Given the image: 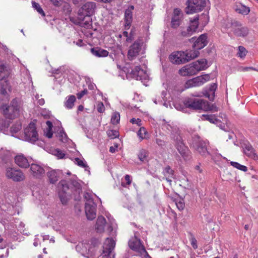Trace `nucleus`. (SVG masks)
Wrapping results in <instances>:
<instances>
[{"label": "nucleus", "mask_w": 258, "mask_h": 258, "mask_svg": "<svg viewBox=\"0 0 258 258\" xmlns=\"http://www.w3.org/2000/svg\"><path fill=\"white\" fill-rule=\"evenodd\" d=\"M59 184L62 186V189L59 191V197L61 203L64 205L67 203L70 197L69 195L66 191L69 189V187L67 184H63V182Z\"/></svg>", "instance_id": "393cba45"}, {"label": "nucleus", "mask_w": 258, "mask_h": 258, "mask_svg": "<svg viewBox=\"0 0 258 258\" xmlns=\"http://www.w3.org/2000/svg\"><path fill=\"white\" fill-rule=\"evenodd\" d=\"M208 43L207 35L206 34L201 35L195 42L193 47L194 50L198 51L205 47Z\"/></svg>", "instance_id": "412c9836"}, {"label": "nucleus", "mask_w": 258, "mask_h": 258, "mask_svg": "<svg viewBox=\"0 0 258 258\" xmlns=\"http://www.w3.org/2000/svg\"><path fill=\"white\" fill-rule=\"evenodd\" d=\"M141 43L135 41L130 47L127 52V57L130 60L134 59L139 54L141 49Z\"/></svg>", "instance_id": "f3484780"}, {"label": "nucleus", "mask_w": 258, "mask_h": 258, "mask_svg": "<svg viewBox=\"0 0 258 258\" xmlns=\"http://www.w3.org/2000/svg\"><path fill=\"white\" fill-rule=\"evenodd\" d=\"M199 51L195 50H187L186 51H176L171 53L169 56L171 62L175 64L185 63L199 55Z\"/></svg>", "instance_id": "f257e3e1"}, {"label": "nucleus", "mask_w": 258, "mask_h": 258, "mask_svg": "<svg viewBox=\"0 0 258 258\" xmlns=\"http://www.w3.org/2000/svg\"><path fill=\"white\" fill-rule=\"evenodd\" d=\"M46 124L47 126V128L46 129V132H45V135L48 138H51L53 135L52 132V128L53 126L52 123L50 121L47 120L46 122Z\"/></svg>", "instance_id": "e433bc0d"}, {"label": "nucleus", "mask_w": 258, "mask_h": 258, "mask_svg": "<svg viewBox=\"0 0 258 258\" xmlns=\"http://www.w3.org/2000/svg\"><path fill=\"white\" fill-rule=\"evenodd\" d=\"M49 181L51 183H54L58 180V173L54 170H51L47 173Z\"/></svg>", "instance_id": "72a5a7b5"}, {"label": "nucleus", "mask_w": 258, "mask_h": 258, "mask_svg": "<svg viewBox=\"0 0 258 258\" xmlns=\"http://www.w3.org/2000/svg\"><path fill=\"white\" fill-rule=\"evenodd\" d=\"M210 79V77L208 74L201 75L187 81L184 85V87L185 89H188L199 87L209 81Z\"/></svg>", "instance_id": "1a4fd4ad"}, {"label": "nucleus", "mask_w": 258, "mask_h": 258, "mask_svg": "<svg viewBox=\"0 0 258 258\" xmlns=\"http://www.w3.org/2000/svg\"><path fill=\"white\" fill-rule=\"evenodd\" d=\"M84 197L86 201V203L95 204L92 198V194L86 192L84 195Z\"/></svg>", "instance_id": "3c124183"}, {"label": "nucleus", "mask_w": 258, "mask_h": 258, "mask_svg": "<svg viewBox=\"0 0 258 258\" xmlns=\"http://www.w3.org/2000/svg\"><path fill=\"white\" fill-rule=\"evenodd\" d=\"M199 24V17H194L190 19L189 25L181 30V35L184 37L190 36L197 30Z\"/></svg>", "instance_id": "f8f14e48"}, {"label": "nucleus", "mask_w": 258, "mask_h": 258, "mask_svg": "<svg viewBox=\"0 0 258 258\" xmlns=\"http://www.w3.org/2000/svg\"><path fill=\"white\" fill-rule=\"evenodd\" d=\"M128 245L131 249L138 251L141 254H145L148 257L149 256L144 246L141 243L140 239L137 238L136 237H135L129 241Z\"/></svg>", "instance_id": "4468645a"}, {"label": "nucleus", "mask_w": 258, "mask_h": 258, "mask_svg": "<svg viewBox=\"0 0 258 258\" xmlns=\"http://www.w3.org/2000/svg\"><path fill=\"white\" fill-rule=\"evenodd\" d=\"M9 126L8 121L5 120H0V131L4 132Z\"/></svg>", "instance_id": "8fccbe9b"}, {"label": "nucleus", "mask_w": 258, "mask_h": 258, "mask_svg": "<svg viewBox=\"0 0 258 258\" xmlns=\"http://www.w3.org/2000/svg\"><path fill=\"white\" fill-rule=\"evenodd\" d=\"M162 173L164 175L163 178H165L171 184L172 179L174 178V171L171 169L170 166H167L163 169Z\"/></svg>", "instance_id": "bb28decb"}, {"label": "nucleus", "mask_w": 258, "mask_h": 258, "mask_svg": "<svg viewBox=\"0 0 258 258\" xmlns=\"http://www.w3.org/2000/svg\"><path fill=\"white\" fill-rule=\"evenodd\" d=\"M30 166V173L35 178H40L44 174V169L40 165L32 163Z\"/></svg>", "instance_id": "6ab92c4d"}, {"label": "nucleus", "mask_w": 258, "mask_h": 258, "mask_svg": "<svg viewBox=\"0 0 258 258\" xmlns=\"http://www.w3.org/2000/svg\"><path fill=\"white\" fill-rule=\"evenodd\" d=\"M120 120V114L118 112H115L113 113L111 118V122L113 124H116L119 122Z\"/></svg>", "instance_id": "37998d69"}, {"label": "nucleus", "mask_w": 258, "mask_h": 258, "mask_svg": "<svg viewBox=\"0 0 258 258\" xmlns=\"http://www.w3.org/2000/svg\"><path fill=\"white\" fill-rule=\"evenodd\" d=\"M197 73L199 71L205 70L207 68V61L205 59H201L191 63Z\"/></svg>", "instance_id": "c85d7f7f"}, {"label": "nucleus", "mask_w": 258, "mask_h": 258, "mask_svg": "<svg viewBox=\"0 0 258 258\" xmlns=\"http://www.w3.org/2000/svg\"><path fill=\"white\" fill-rule=\"evenodd\" d=\"M106 217H107L109 221V223H110V225H109L108 226V230L110 231V235H111L112 236H114V235H116V231L115 230H113V228H114V219L111 217V216L108 214V215H106Z\"/></svg>", "instance_id": "c9c22d12"}, {"label": "nucleus", "mask_w": 258, "mask_h": 258, "mask_svg": "<svg viewBox=\"0 0 258 258\" xmlns=\"http://www.w3.org/2000/svg\"><path fill=\"white\" fill-rule=\"evenodd\" d=\"M232 24V31L235 36L244 37L248 35V29L247 27L242 26L238 22H234Z\"/></svg>", "instance_id": "dca6fc26"}, {"label": "nucleus", "mask_w": 258, "mask_h": 258, "mask_svg": "<svg viewBox=\"0 0 258 258\" xmlns=\"http://www.w3.org/2000/svg\"><path fill=\"white\" fill-rule=\"evenodd\" d=\"M76 100V97L74 95L69 96L64 103L65 107L68 109H72L74 105Z\"/></svg>", "instance_id": "f704fd0d"}, {"label": "nucleus", "mask_w": 258, "mask_h": 258, "mask_svg": "<svg viewBox=\"0 0 258 258\" xmlns=\"http://www.w3.org/2000/svg\"><path fill=\"white\" fill-rule=\"evenodd\" d=\"M21 107L22 102L21 100L14 99L11 102L10 106L3 105L2 106V109L7 118L13 119L19 115Z\"/></svg>", "instance_id": "f03ea898"}, {"label": "nucleus", "mask_w": 258, "mask_h": 258, "mask_svg": "<svg viewBox=\"0 0 258 258\" xmlns=\"http://www.w3.org/2000/svg\"><path fill=\"white\" fill-rule=\"evenodd\" d=\"M217 85L216 83H212L210 85L208 90H204L203 92H196L192 94L195 97H202L205 96L209 100H213L215 97V92L217 89Z\"/></svg>", "instance_id": "2eb2a0df"}, {"label": "nucleus", "mask_w": 258, "mask_h": 258, "mask_svg": "<svg viewBox=\"0 0 258 258\" xmlns=\"http://www.w3.org/2000/svg\"><path fill=\"white\" fill-rule=\"evenodd\" d=\"M176 205L178 209L179 210L181 211L184 208V203L183 202L182 200H179V201L176 202Z\"/></svg>", "instance_id": "bf43d9fd"}, {"label": "nucleus", "mask_w": 258, "mask_h": 258, "mask_svg": "<svg viewBox=\"0 0 258 258\" xmlns=\"http://www.w3.org/2000/svg\"><path fill=\"white\" fill-rule=\"evenodd\" d=\"M91 53L97 57H105L108 55V52L105 49L99 47H95L91 49Z\"/></svg>", "instance_id": "2f4dec72"}, {"label": "nucleus", "mask_w": 258, "mask_h": 258, "mask_svg": "<svg viewBox=\"0 0 258 258\" xmlns=\"http://www.w3.org/2000/svg\"><path fill=\"white\" fill-rule=\"evenodd\" d=\"M107 136L110 139H115L119 137V132L116 130H109L107 132Z\"/></svg>", "instance_id": "de8ad7c7"}, {"label": "nucleus", "mask_w": 258, "mask_h": 258, "mask_svg": "<svg viewBox=\"0 0 258 258\" xmlns=\"http://www.w3.org/2000/svg\"><path fill=\"white\" fill-rule=\"evenodd\" d=\"M203 110H210L212 112H216L218 111V109L216 106H214V105H209L208 102L205 101V108H203Z\"/></svg>", "instance_id": "49530a36"}, {"label": "nucleus", "mask_w": 258, "mask_h": 258, "mask_svg": "<svg viewBox=\"0 0 258 258\" xmlns=\"http://www.w3.org/2000/svg\"><path fill=\"white\" fill-rule=\"evenodd\" d=\"M234 9L237 13L243 15H247L250 12V8L241 3H236Z\"/></svg>", "instance_id": "7c9ffc66"}, {"label": "nucleus", "mask_w": 258, "mask_h": 258, "mask_svg": "<svg viewBox=\"0 0 258 258\" xmlns=\"http://www.w3.org/2000/svg\"><path fill=\"white\" fill-rule=\"evenodd\" d=\"M24 140L34 143L38 140V134L36 131L35 124L30 122L24 129Z\"/></svg>", "instance_id": "0eeeda50"}, {"label": "nucleus", "mask_w": 258, "mask_h": 258, "mask_svg": "<svg viewBox=\"0 0 258 258\" xmlns=\"http://www.w3.org/2000/svg\"><path fill=\"white\" fill-rule=\"evenodd\" d=\"M198 17H199V16H198ZM200 20L201 21H203V23L204 24V25H206V24L208 23V21H209V17H208V15L207 14H203L200 18H199V20Z\"/></svg>", "instance_id": "4d7b16f0"}, {"label": "nucleus", "mask_w": 258, "mask_h": 258, "mask_svg": "<svg viewBox=\"0 0 258 258\" xmlns=\"http://www.w3.org/2000/svg\"><path fill=\"white\" fill-rule=\"evenodd\" d=\"M58 137L60 140L62 142H67L68 141L67 135L66 133L64 132L63 129L60 130L58 134Z\"/></svg>", "instance_id": "c03bdc74"}, {"label": "nucleus", "mask_w": 258, "mask_h": 258, "mask_svg": "<svg viewBox=\"0 0 258 258\" xmlns=\"http://www.w3.org/2000/svg\"><path fill=\"white\" fill-rule=\"evenodd\" d=\"M171 138L174 142L175 146L180 154L183 157H186L188 151V148L184 145L178 129H174L171 134Z\"/></svg>", "instance_id": "20e7f679"}, {"label": "nucleus", "mask_w": 258, "mask_h": 258, "mask_svg": "<svg viewBox=\"0 0 258 258\" xmlns=\"http://www.w3.org/2000/svg\"><path fill=\"white\" fill-rule=\"evenodd\" d=\"M124 179L126 182L124 183V182H122L121 186L124 187H127L128 185H129L131 184L132 180L131 176L128 174H126L125 175Z\"/></svg>", "instance_id": "864d4df0"}, {"label": "nucleus", "mask_w": 258, "mask_h": 258, "mask_svg": "<svg viewBox=\"0 0 258 258\" xmlns=\"http://www.w3.org/2000/svg\"><path fill=\"white\" fill-rule=\"evenodd\" d=\"M96 8V4L94 2H89L84 4L78 11V14L80 19L83 20L85 17H90L93 15Z\"/></svg>", "instance_id": "423d86ee"}, {"label": "nucleus", "mask_w": 258, "mask_h": 258, "mask_svg": "<svg viewBox=\"0 0 258 258\" xmlns=\"http://www.w3.org/2000/svg\"><path fill=\"white\" fill-rule=\"evenodd\" d=\"M148 134V132L146 128L144 127H141L140 129L137 132V135L140 138V140L142 141L147 138L146 135Z\"/></svg>", "instance_id": "4c0bfd02"}, {"label": "nucleus", "mask_w": 258, "mask_h": 258, "mask_svg": "<svg viewBox=\"0 0 258 258\" xmlns=\"http://www.w3.org/2000/svg\"><path fill=\"white\" fill-rule=\"evenodd\" d=\"M137 156L140 161L145 163L148 160L149 152L146 149H141L139 151Z\"/></svg>", "instance_id": "473e14b6"}, {"label": "nucleus", "mask_w": 258, "mask_h": 258, "mask_svg": "<svg viewBox=\"0 0 258 258\" xmlns=\"http://www.w3.org/2000/svg\"><path fill=\"white\" fill-rule=\"evenodd\" d=\"M230 165L233 167L243 171H246L247 170V168L246 166L241 165L236 162L231 161L230 162Z\"/></svg>", "instance_id": "79ce46f5"}, {"label": "nucleus", "mask_w": 258, "mask_h": 258, "mask_svg": "<svg viewBox=\"0 0 258 258\" xmlns=\"http://www.w3.org/2000/svg\"><path fill=\"white\" fill-rule=\"evenodd\" d=\"M35 97L39 105H43L44 104L45 101L44 99L42 98H40V96L38 95H36Z\"/></svg>", "instance_id": "e2e57ef3"}, {"label": "nucleus", "mask_w": 258, "mask_h": 258, "mask_svg": "<svg viewBox=\"0 0 258 258\" xmlns=\"http://www.w3.org/2000/svg\"><path fill=\"white\" fill-rule=\"evenodd\" d=\"M208 0H188L186 2L187 14H193L202 11L206 7Z\"/></svg>", "instance_id": "39448f33"}, {"label": "nucleus", "mask_w": 258, "mask_h": 258, "mask_svg": "<svg viewBox=\"0 0 258 258\" xmlns=\"http://www.w3.org/2000/svg\"><path fill=\"white\" fill-rule=\"evenodd\" d=\"M87 93V90L84 89L77 94V97L79 99H80L84 95Z\"/></svg>", "instance_id": "69168bd1"}, {"label": "nucleus", "mask_w": 258, "mask_h": 258, "mask_svg": "<svg viewBox=\"0 0 258 258\" xmlns=\"http://www.w3.org/2000/svg\"><path fill=\"white\" fill-rule=\"evenodd\" d=\"M242 149L244 154L246 156L255 160H258V156L255 150L249 143H244L242 146Z\"/></svg>", "instance_id": "a211bd4d"}, {"label": "nucleus", "mask_w": 258, "mask_h": 258, "mask_svg": "<svg viewBox=\"0 0 258 258\" xmlns=\"http://www.w3.org/2000/svg\"><path fill=\"white\" fill-rule=\"evenodd\" d=\"M85 213L88 220H92L96 217V204H85Z\"/></svg>", "instance_id": "4be33fe9"}, {"label": "nucleus", "mask_w": 258, "mask_h": 258, "mask_svg": "<svg viewBox=\"0 0 258 258\" xmlns=\"http://www.w3.org/2000/svg\"><path fill=\"white\" fill-rule=\"evenodd\" d=\"M97 110L99 113H103L105 110V107L102 102H98L96 105Z\"/></svg>", "instance_id": "6e6d98bb"}, {"label": "nucleus", "mask_w": 258, "mask_h": 258, "mask_svg": "<svg viewBox=\"0 0 258 258\" xmlns=\"http://www.w3.org/2000/svg\"><path fill=\"white\" fill-rule=\"evenodd\" d=\"M172 17H182L181 11L179 9H175L173 11V14Z\"/></svg>", "instance_id": "13d9d810"}, {"label": "nucleus", "mask_w": 258, "mask_h": 258, "mask_svg": "<svg viewBox=\"0 0 258 258\" xmlns=\"http://www.w3.org/2000/svg\"><path fill=\"white\" fill-rule=\"evenodd\" d=\"M182 17H172L171 19V26L172 28H176L180 24Z\"/></svg>", "instance_id": "58836bf2"}, {"label": "nucleus", "mask_w": 258, "mask_h": 258, "mask_svg": "<svg viewBox=\"0 0 258 258\" xmlns=\"http://www.w3.org/2000/svg\"><path fill=\"white\" fill-rule=\"evenodd\" d=\"M211 157L212 159L215 162H216L217 161H218L219 159H221L222 156L220 154H216L215 155H211Z\"/></svg>", "instance_id": "338daca9"}, {"label": "nucleus", "mask_w": 258, "mask_h": 258, "mask_svg": "<svg viewBox=\"0 0 258 258\" xmlns=\"http://www.w3.org/2000/svg\"><path fill=\"white\" fill-rule=\"evenodd\" d=\"M6 176L16 182H21L25 179V175L20 169L9 167L6 169Z\"/></svg>", "instance_id": "9b49d317"}, {"label": "nucleus", "mask_w": 258, "mask_h": 258, "mask_svg": "<svg viewBox=\"0 0 258 258\" xmlns=\"http://www.w3.org/2000/svg\"><path fill=\"white\" fill-rule=\"evenodd\" d=\"M75 163L78 166L85 168L86 170H88L89 167L87 166L86 162L84 160L81 159L79 158H75Z\"/></svg>", "instance_id": "a19ab883"}, {"label": "nucleus", "mask_w": 258, "mask_h": 258, "mask_svg": "<svg viewBox=\"0 0 258 258\" xmlns=\"http://www.w3.org/2000/svg\"><path fill=\"white\" fill-rule=\"evenodd\" d=\"M134 10V6H130L125 9L124 12V27L125 30L130 28L133 21V13Z\"/></svg>", "instance_id": "aec40b11"}, {"label": "nucleus", "mask_w": 258, "mask_h": 258, "mask_svg": "<svg viewBox=\"0 0 258 258\" xmlns=\"http://www.w3.org/2000/svg\"><path fill=\"white\" fill-rule=\"evenodd\" d=\"M163 127L166 128L167 130H168L169 131H170L171 130H172L171 134L173 132V131L175 128H173V127L171 126V125L167 122H166L163 124Z\"/></svg>", "instance_id": "0e129e2a"}, {"label": "nucleus", "mask_w": 258, "mask_h": 258, "mask_svg": "<svg viewBox=\"0 0 258 258\" xmlns=\"http://www.w3.org/2000/svg\"><path fill=\"white\" fill-rule=\"evenodd\" d=\"M52 154L56 156L58 159H62L65 156V154L59 149H54L52 151Z\"/></svg>", "instance_id": "603ef678"}, {"label": "nucleus", "mask_w": 258, "mask_h": 258, "mask_svg": "<svg viewBox=\"0 0 258 258\" xmlns=\"http://www.w3.org/2000/svg\"><path fill=\"white\" fill-rule=\"evenodd\" d=\"M15 162L21 168H27L30 166L28 159L22 154H19L15 156Z\"/></svg>", "instance_id": "b1692460"}, {"label": "nucleus", "mask_w": 258, "mask_h": 258, "mask_svg": "<svg viewBox=\"0 0 258 258\" xmlns=\"http://www.w3.org/2000/svg\"><path fill=\"white\" fill-rule=\"evenodd\" d=\"M208 142L207 141H203L200 140L199 137L195 139L192 143L193 147L196 151L202 156H206L210 154L207 151V145Z\"/></svg>", "instance_id": "ddd939ff"}, {"label": "nucleus", "mask_w": 258, "mask_h": 258, "mask_svg": "<svg viewBox=\"0 0 258 258\" xmlns=\"http://www.w3.org/2000/svg\"><path fill=\"white\" fill-rule=\"evenodd\" d=\"M175 108L184 111L185 108H189L195 110L203 109L205 108V100L201 99H188L184 101V105L176 104Z\"/></svg>", "instance_id": "7ed1b4c3"}, {"label": "nucleus", "mask_w": 258, "mask_h": 258, "mask_svg": "<svg viewBox=\"0 0 258 258\" xmlns=\"http://www.w3.org/2000/svg\"><path fill=\"white\" fill-rule=\"evenodd\" d=\"M33 7L37 10V11L42 16H45V13L43 11L42 9L41 8L40 5L35 2H32Z\"/></svg>", "instance_id": "09e8293b"}, {"label": "nucleus", "mask_w": 258, "mask_h": 258, "mask_svg": "<svg viewBox=\"0 0 258 258\" xmlns=\"http://www.w3.org/2000/svg\"><path fill=\"white\" fill-rule=\"evenodd\" d=\"M131 77L137 80H141V82L146 86V83L149 80V76L147 72L143 69H141L140 66H136L134 69L132 70L130 73Z\"/></svg>", "instance_id": "9d476101"}, {"label": "nucleus", "mask_w": 258, "mask_h": 258, "mask_svg": "<svg viewBox=\"0 0 258 258\" xmlns=\"http://www.w3.org/2000/svg\"><path fill=\"white\" fill-rule=\"evenodd\" d=\"M201 118L202 120H208L211 123L216 124L221 129L224 130L223 128V127H224V125H222L219 119L215 118V116L214 115L203 114V115H202Z\"/></svg>", "instance_id": "c756f323"}, {"label": "nucleus", "mask_w": 258, "mask_h": 258, "mask_svg": "<svg viewBox=\"0 0 258 258\" xmlns=\"http://www.w3.org/2000/svg\"><path fill=\"white\" fill-rule=\"evenodd\" d=\"M0 85V94L7 98L11 92V86L8 82L7 78L4 77L1 79Z\"/></svg>", "instance_id": "5701e85b"}, {"label": "nucleus", "mask_w": 258, "mask_h": 258, "mask_svg": "<svg viewBox=\"0 0 258 258\" xmlns=\"http://www.w3.org/2000/svg\"><path fill=\"white\" fill-rule=\"evenodd\" d=\"M240 70L241 71H242V72H248V71H252V70H254V71L256 70L255 68H254L253 67H241L240 68Z\"/></svg>", "instance_id": "680f3d73"}, {"label": "nucleus", "mask_w": 258, "mask_h": 258, "mask_svg": "<svg viewBox=\"0 0 258 258\" xmlns=\"http://www.w3.org/2000/svg\"><path fill=\"white\" fill-rule=\"evenodd\" d=\"M141 120L140 118L136 119L135 118H133L131 119L130 122L133 124H136L138 126L141 125Z\"/></svg>", "instance_id": "052dcab7"}, {"label": "nucleus", "mask_w": 258, "mask_h": 258, "mask_svg": "<svg viewBox=\"0 0 258 258\" xmlns=\"http://www.w3.org/2000/svg\"><path fill=\"white\" fill-rule=\"evenodd\" d=\"M122 35L124 37L126 38V41L127 42H130V41H131L132 40V38L131 36H129L128 32L127 31H124L122 33Z\"/></svg>", "instance_id": "774afa93"}, {"label": "nucleus", "mask_w": 258, "mask_h": 258, "mask_svg": "<svg viewBox=\"0 0 258 258\" xmlns=\"http://www.w3.org/2000/svg\"><path fill=\"white\" fill-rule=\"evenodd\" d=\"M102 253L97 258H114L115 254L112 252L115 246V241L107 238L105 241Z\"/></svg>", "instance_id": "6e6552de"}, {"label": "nucleus", "mask_w": 258, "mask_h": 258, "mask_svg": "<svg viewBox=\"0 0 258 258\" xmlns=\"http://www.w3.org/2000/svg\"><path fill=\"white\" fill-rule=\"evenodd\" d=\"M238 56L240 57V58L244 57L247 53V50H246V49L244 47L240 46L238 47Z\"/></svg>", "instance_id": "a18cd8bd"}, {"label": "nucleus", "mask_w": 258, "mask_h": 258, "mask_svg": "<svg viewBox=\"0 0 258 258\" xmlns=\"http://www.w3.org/2000/svg\"><path fill=\"white\" fill-rule=\"evenodd\" d=\"M22 127V124L20 122H17L16 123L13 125L11 127V133L12 134V136H14V134L18 133Z\"/></svg>", "instance_id": "ea45409f"}, {"label": "nucleus", "mask_w": 258, "mask_h": 258, "mask_svg": "<svg viewBox=\"0 0 258 258\" xmlns=\"http://www.w3.org/2000/svg\"><path fill=\"white\" fill-rule=\"evenodd\" d=\"M179 72L182 76H192L197 74L192 63L183 67L179 70Z\"/></svg>", "instance_id": "a878e982"}, {"label": "nucleus", "mask_w": 258, "mask_h": 258, "mask_svg": "<svg viewBox=\"0 0 258 258\" xmlns=\"http://www.w3.org/2000/svg\"><path fill=\"white\" fill-rule=\"evenodd\" d=\"M156 143L161 148H164L166 147L167 143L163 140L157 138L155 139Z\"/></svg>", "instance_id": "5fc2aeb1"}, {"label": "nucleus", "mask_w": 258, "mask_h": 258, "mask_svg": "<svg viewBox=\"0 0 258 258\" xmlns=\"http://www.w3.org/2000/svg\"><path fill=\"white\" fill-rule=\"evenodd\" d=\"M106 223V222L104 217L102 216H98L95 225L96 231L98 233L104 232Z\"/></svg>", "instance_id": "cd10ccee"}]
</instances>
